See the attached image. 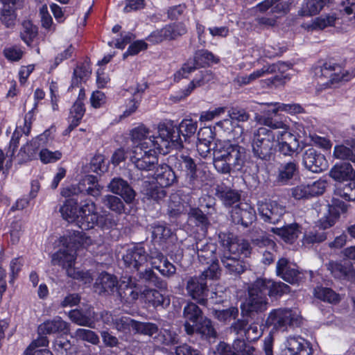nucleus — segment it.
I'll return each instance as SVG.
<instances>
[{
  "mask_svg": "<svg viewBox=\"0 0 355 355\" xmlns=\"http://www.w3.org/2000/svg\"><path fill=\"white\" fill-rule=\"evenodd\" d=\"M187 249L192 250L194 254H197L199 261L202 263L211 265L216 263L219 266L216 257L217 248L215 244L200 241L189 245Z\"/></svg>",
  "mask_w": 355,
  "mask_h": 355,
  "instance_id": "17",
  "label": "nucleus"
},
{
  "mask_svg": "<svg viewBox=\"0 0 355 355\" xmlns=\"http://www.w3.org/2000/svg\"><path fill=\"white\" fill-rule=\"evenodd\" d=\"M266 127H260L253 133L252 142V153L254 157L268 161L273 153L277 132Z\"/></svg>",
  "mask_w": 355,
  "mask_h": 355,
  "instance_id": "7",
  "label": "nucleus"
},
{
  "mask_svg": "<svg viewBox=\"0 0 355 355\" xmlns=\"http://www.w3.org/2000/svg\"><path fill=\"white\" fill-rule=\"evenodd\" d=\"M162 128L164 127L159 128L158 136H147L135 148L141 149L142 152L151 150L153 152L157 150L159 153H167L171 144L166 135L162 134Z\"/></svg>",
  "mask_w": 355,
  "mask_h": 355,
  "instance_id": "14",
  "label": "nucleus"
},
{
  "mask_svg": "<svg viewBox=\"0 0 355 355\" xmlns=\"http://www.w3.org/2000/svg\"><path fill=\"white\" fill-rule=\"evenodd\" d=\"M302 160L305 168L313 173H321L328 166L324 155L313 148L304 151Z\"/></svg>",
  "mask_w": 355,
  "mask_h": 355,
  "instance_id": "20",
  "label": "nucleus"
},
{
  "mask_svg": "<svg viewBox=\"0 0 355 355\" xmlns=\"http://www.w3.org/2000/svg\"><path fill=\"white\" fill-rule=\"evenodd\" d=\"M218 239L225 249L220 261L226 273L234 277H239L247 270L248 266L238 255L241 253L246 256L250 253V245L245 242L239 243L237 237L230 232H220Z\"/></svg>",
  "mask_w": 355,
  "mask_h": 355,
  "instance_id": "1",
  "label": "nucleus"
},
{
  "mask_svg": "<svg viewBox=\"0 0 355 355\" xmlns=\"http://www.w3.org/2000/svg\"><path fill=\"white\" fill-rule=\"evenodd\" d=\"M302 317L296 311L288 308L272 309L266 320L268 327H272L277 331H286L288 328L298 327L301 325Z\"/></svg>",
  "mask_w": 355,
  "mask_h": 355,
  "instance_id": "8",
  "label": "nucleus"
},
{
  "mask_svg": "<svg viewBox=\"0 0 355 355\" xmlns=\"http://www.w3.org/2000/svg\"><path fill=\"white\" fill-rule=\"evenodd\" d=\"M299 166L295 160L282 163L278 168L276 182L280 185H286L299 175Z\"/></svg>",
  "mask_w": 355,
  "mask_h": 355,
  "instance_id": "26",
  "label": "nucleus"
},
{
  "mask_svg": "<svg viewBox=\"0 0 355 355\" xmlns=\"http://www.w3.org/2000/svg\"><path fill=\"white\" fill-rule=\"evenodd\" d=\"M229 116L231 119H225L218 123V125L228 128V126L232 124V120L239 122H245L250 119L249 113L245 109L239 107H232L229 110Z\"/></svg>",
  "mask_w": 355,
  "mask_h": 355,
  "instance_id": "45",
  "label": "nucleus"
},
{
  "mask_svg": "<svg viewBox=\"0 0 355 355\" xmlns=\"http://www.w3.org/2000/svg\"><path fill=\"white\" fill-rule=\"evenodd\" d=\"M334 195L340 197L347 201L355 200V182L354 180L348 181L345 184H339L336 186Z\"/></svg>",
  "mask_w": 355,
  "mask_h": 355,
  "instance_id": "46",
  "label": "nucleus"
},
{
  "mask_svg": "<svg viewBox=\"0 0 355 355\" xmlns=\"http://www.w3.org/2000/svg\"><path fill=\"white\" fill-rule=\"evenodd\" d=\"M221 270L216 263L209 265L199 276L190 277L187 283L186 290L188 295L200 305L208 306L209 289L207 279H218L220 275Z\"/></svg>",
  "mask_w": 355,
  "mask_h": 355,
  "instance_id": "4",
  "label": "nucleus"
},
{
  "mask_svg": "<svg viewBox=\"0 0 355 355\" xmlns=\"http://www.w3.org/2000/svg\"><path fill=\"white\" fill-rule=\"evenodd\" d=\"M182 316L184 319V331L189 336L193 334V326L204 318L201 309L192 302L187 303L184 307Z\"/></svg>",
  "mask_w": 355,
  "mask_h": 355,
  "instance_id": "23",
  "label": "nucleus"
},
{
  "mask_svg": "<svg viewBox=\"0 0 355 355\" xmlns=\"http://www.w3.org/2000/svg\"><path fill=\"white\" fill-rule=\"evenodd\" d=\"M130 161L140 171H151L156 168L158 158L157 152H153L151 150L142 152L141 149L135 148Z\"/></svg>",
  "mask_w": 355,
  "mask_h": 355,
  "instance_id": "18",
  "label": "nucleus"
},
{
  "mask_svg": "<svg viewBox=\"0 0 355 355\" xmlns=\"http://www.w3.org/2000/svg\"><path fill=\"white\" fill-rule=\"evenodd\" d=\"M327 267L335 278L348 281H353L355 279V270L352 263L349 261H331Z\"/></svg>",
  "mask_w": 355,
  "mask_h": 355,
  "instance_id": "27",
  "label": "nucleus"
},
{
  "mask_svg": "<svg viewBox=\"0 0 355 355\" xmlns=\"http://www.w3.org/2000/svg\"><path fill=\"white\" fill-rule=\"evenodd\" d=\"M245 159V148L229 140L216 143L213 149V164L221 174H230L232 169L241 171Z\"/></svg>",
  "mask_w": 355,
  "mask_h": 355,
  "instance_id": "2",
  "label": "nucleus"
},
{
  "mask_svg": "<svg viewBox=\"0 0 355 355\" xmlns=\"http://www.w3.org/2000/svg\"><path fill=\"white\" fill-rule=\"evenodd\" d=\"M74 337L78 340L89 343L97 345L100 343V339L97 334L90 329H78L74 332Z\"/></svg>",
  "mask_w": 355,
  "mask_h": 355,
  "instance_id": "56",
  "label": "nucleus"
},
{
  "mask_svg": "<svg viewBox=\"0 0 355 355\" xmlns=\"http://www.w3.org/2000/svg\"><path fill=\"white\" fill-rule=\"evenodd\" d=\"M337 69L340 70L338 65L331 62H325L320 69H316L315 75L319 76L320 79H322V77L328 78L327 82L322 83L323 85H328L329 83L333 84L334 82L340 81L343 79V76L336 73V71Z\"/></svg>",
  "mask_w": 355,
  "mask_h": 355,
  "instance_id": "36",
  "label": "nucleus"
},
{
  "mask_svg": "<svg viewBox=\"0 0 355 355\" xmlns=\"http://www.w3.org/2000/svg\"><path fill=\"white\" fill-rule=\"evenodd\" d=\"M76 250L72 248H69L68 246L59 250L52 257V264L61 266L63 268L67 270L69 268H74L73 266L76 259Z\"/></svg>",
  "mask_w": 355,
  "mask_h": 355,
  "instance_id": "33",
  "label": "nucleus"
},
{
  "mask_svg": "<svg viewBox=\"0 0 355 355\" xmlns=\"http://www.w3.org/2000/svg\"><path fill=\"white\" fill-rule=\"evenodd\" d=\"M315 296L324 302L337 303L340 301V296L331 288L318 286L314 290Z\"/></svg>",
  "mask_w": 355,
  "mask_h": 355,
  "instance_id": "53",
  "label": "nucleus"
},
{
  "mask_svg": "<svg viewBox=\"0 0 355 355\" xmlns=\"http://www.w3.org/2000/svg\"><path fill=\"white\" fill-rule=\"evenodd\" d=\"M151 228L153 240L159 244L165 243L172 235L171 228L165 224L155 223L152 225Z\"/></svg>",
  "mask_w": 355,
  "mask_h": 355,
  "instance_id": "44",
  "label": "nucleus"
},
{
  "mask_svg": "<svg viewBox=\"0 0 355 355\" xmlns=\"http://www.w3.org/2000/svg\"><path fill=\"white\" fill-rule=\"evenodd\" d=\"M3 4L0 8V22L7 28L12 29L17 23L16 10L24 7L25 0H0Z\"/></svg>",
  "mask_w": 355,
  "mask_h": 355,
  "instance_id": "11",
  "label": "nucleus"
},
{
  "mask_svg": "<svg viewBox=\"0 0 355 355\" xmlns=\"http://www.w3.org/2000/svg\"><path fill=\"white\" fill-rule=\"evenodd\" d=\"M115 276L106 272L100 273L94 284L95 291L101 295L107 296L117 292L119 285Z\"/></svg>",
  "mask_w": 355,
  "mask_h": 355,
  "instance_id": "24",
  "label": "nucleus"
},
{
  "mask_svg": "<svg viewBox=\"0 0 355 355\" xmlns=\"http://www.w3.org/2000/svg\"><path fill=\"white\" fill-rule=\"evenodd\" d=\"M154 178L162 187H168L178 182V178L171 168L166 164H162L156 167Z\"/></svg>",
  "mask_w": 355,
  "mask_h": 355,
  "instance_id": "31",
  "label": "nucleus"
},
{
  "mask_svg": "<svg viewBox=\"0 0 355 355\" xmlns=\"http://www.w3.org/2000/svg\"><path fill=\"white\" fill-rule=\"evenodd\" d=\"M123 261L126 268L138 271L148 261L147 252L141 245H134L126 250Z\"/></svg>",
  "mask_w": 355,
  "mask_h": 355,
  "instance_id": "16",
  "label": "nucleus"
},
{
  "mask_svg": "<svg viewBox=\"0 0 355 355\" xmlns=\"http://www.w3.org/2000/svg\"><path fill=\"white\" fill-rule=\"evenodd\" d=\"M141 192L144 198L157 202L164 198L166 195L164 187L161 186L158 187L155 184L150 183L148 181H145L143 183Z\"/></svg>",
  "mask_w": 355,
  "mask_h": 355,
  "instance_id": "40",
  "label": "nucleus"
},
{
  "mask_svg": "<svg viewBox=\"0 0 355 355\" xmlns=\"http://www.w3.org/2000/svg\"><path fill=\"white\" fill-rule=\"evenodd\" d=\"M37 35V27L30 20H25L21 24L20 36L21 40L30 45L34 38Z\"/></svg>",
  "mask_w": 355,
  "mask_h": 355,
  "instance_id": "52",
  "label": "nucleus"
},
{
  "mask_svg": "<svg viewBox=\"0 0 355 355\" xmlns=\"http://www.w3.org/2000/svg\"><path fill=\"white\" fill-rule=\"evenodd\" d=\"M101 202L104 206L116 214H122L125 210L123 202L118 196L107 194L102 198Z\"/></svg>",
  "mask_w": 355,
  "mask_h": 355,
  "instance_id": "51",
  "label": "nucleus"
},
{
  "mask_svg": "<svg viewBox=\"0 0 355 355\" xmlns=\"http://www.w3.org/2000/svg\"><path fill=\"white\" fill-rule=\"evenodd\" d=\"M135 330L140 334L153 336L159 331V328L156 324L151 322H141L137 321Z\"/></svg>",
  "mask_w": 355,
  "mask_h": 355,
  "instance_id": "63",
  "label": "nucleus"
},
{
  "mask_svg": "<svg viewBox=\"0 0 355 355\" xmlns=\"http://www.w3.org/2000/svg\"><path fill=\"white\" fill-rule=\"evenodd\" d=\"M95 204L89 201L84 205V207L80 210L83 214L80 220V228L82 230H87L93 228L95 225L102 230H110L117 225V221L114 217L109 212L105 211L101 214L95 212Z\"/></svg>",
  "mask_w": 355,
  "mask_h": 355,
  "instance_id": "5",
  "label": "nucleus"
},
{
  "mask_svg": "<svg viewBox=\"0 0 355 355\" xmlns=\"http://www.w3.org/2000/svg\"><path fill=\"white\" fill-rule=\"evenodd\" d=\"M284 345V355H312L313 354L310 343L299 336H288Z\"/></svg>",
  "mask_w": 355,
  "mask_h": 355,
  "instance_id": "19",
  "label": "nucleus"
},
{
  "mask_svg": "<svg viewBox=\"0 0 355 355\" xmlns=\"http://www.w3.org/2000/svg\"><path fill=\"white\" fill-rule=\"evenodd\" d=\"M170 160L177 169L183 170V168H184L186 173L197 171V165L194 159L189 155L180 154V155L171 156Z\"/></svg>",
  "mask_w": 355,
  "mask_h": 355,
  "instance_id": "43",
  "label": "nucleus"
},
{
  "mask_svg": "<svg viewBox=\"0 0 355 355\" xmlns=\"http://www.w3.org/2000/svg\"><path fill=\"white\" fill-rule=\"evenodd\" d=\"M334 155L337 159H347L355 162V153L351 148L343 145L335 146Z\"/></svg>",
  "mask_w": 355,
  "mask_h": 355,
  "instance_id": "60",
  "label": "nucleus"
},
{
  "mask_svg": "<svg viewBox=\"0 0 355 355\" xmlns=\"http://www.w3.org/2000/svg\"><path fill=\"white\" fill-rule=\"evenodd\" d=\"M200 78L193 79L187 87L184 89L181 90L179 94L175 97L178 100H181L187 96H189L192 91L197 87H200L204 85L205 83H208L211 78V73L210 71L205 70L202 71Z\"/></svg>",
  "mask_w": 355,
  "mask_h": 355,
  "instance_id": "41",
  "label": "nucleus"
},
{
  "mask_svg": "<svg viewBox=\"0 0 355 355\" xmlns=\"http://www.w3.org/2000/svg\"><path fill=\"white\" fill-rule=\"evenodd\" d=\"M263 69L266 75L275 74L273 81H281L283 79V74L289 69V66L285 62H278L271 64L264 65Z\"/></svg>",
  "mask_w": 355,
  "mask_h": 355,
  "instance_id": "48",
  "label": "nucleus"
},
{
  "mask_svg": "<svg viewBox=\"0 0 355 355\" xmlns=\"http://www.w3.org/2000/svg\"><path fill=\"white\" fill-rule=\"evenodd\" d=\"M271 231L281 236L284 241L288 243H293L296 240L301 232L299 225L295 223L284 225L280 228L272 227Z\"/></svg>",
  "mask_w": 355,
  "mask_h": 355,
  "instance_id": "39",
  "label": "nucleus"
},
{
  "mask_svg": "<svg viewBox=\"0 0 355 355\" xmlns=\"http://www.w3.org/2000/svg\"><path fill=\"white\" fill-rule=\"evenodd\" d=\"M84 207L83 205L80 209L78 208V199H67L64 205L60 207V211L62 218L69 223H76L80 227L81 218L83 214L80 210Z\"/></svg>",
  "mask_w": 355,
  "mask_h": 355,
  "instance_id": "28",
  "label": "nucleus"
},
{
  "mask_svg": "<svg viewBox=\"0 0 355 355\" xmlns=\"http://www.w3.org/2000/svg\"><path fill=\"white\" fill-rule=\"evenodd\" d=\"M262 282L257 279L248 288V296L241 306L243 316L252 318L268 309V300L262 289Z\"/></svg>",
  "mask_w": 355,
  "mask_h": 355,
  "instance_id": "6",
  "label": "nucleus"
},
{
  "mask_svg": "<svg viewBox=\"0 0 355 355\" xmlns=\"http://www.w3.org/2000/svg\"><path fill=\"white\" fill-rule=\"evenodd\" d=\"M195 62L199 67L209 65L211 63H218L219 58H216L211 52L202 49L196 52L194 55Z\"/></svg>",
  "mask_w": 355,
  "mask_h": 355,
  "instance_id": "54",
  "label": "nucleus"
},
{
  "mask_svg": "<svg viewBox=\"0 0 355 355\" xmlns=\"http://www.w3.org/2000/svg\"><path fill=\"white\" fill-rule=\"evenodd\" d=\"M276 272L277 276L291 284H299L304 275L295 264L291 263L287 259L281 258L277 262Z\"/></svg>",
  "mask_w": 355,
  "mask_h": 355,
  "instance_id": "12",
  "label": "nucleus"
},
{
  "mask_svg": "<svg viewBox=\"0 0 355 355\" xmlns=\"http://www.w3.org/2000/svg\"><path fill=\"white\" fill-rule=\"evenodd\" d=\"M193 334L195 333L199 334L202 339L210 340L216 339L217 337V332L214 327L212 321L204 317L198 323L193 326Z\"/></svg>",
  "mask_w": 355,
  "mask_h": 355,
  "instance_id": "37",
  "label": "nucleus"
},
{
  "mask_svg": "<svg viewBox=\"0 0 355 355\" xmlns=\"http://www.w3.org/2000/svg\"><path fill=\"white\" fill-rule=\"evenodd\" d=\"M141 296L155 308L166 309L170 304V299L155 289L146 288L142 291Z\"/></svg>",
  "mask_w": 355,
  "mask_h": 355,
  "instance_id": "35",
  "label": "nucleus"
},
{
  "mask_svg": "<svg viewBox=\"0 0 355 355\" xmlns=\"http://www.w3.org/2000/svg\"><path fill=\"white\" fill-rule=\"evenodd\" d=\"M336 19L334 15H322L313 21L311 28L313 30H323L327 27L334 26Z\"/></svg>",
  "mask_w": 355,
  "mask_h": 355,
  "instance_id": "55",
  "label": "nucleus"
},
{
  "mask_svg": "<svg viewBox=\"0 0 355 355\" xmlns=\"http://www.w3.org/2000/svg\"><path fill=\"white\" fill-rule=\"evenodd\" d=\"M254 120L257 123L272 130H281L277 131L276 135L277 150L280 154L292 156L298 150L299 141L294 135L288 132L289 126L284 121L273 119L269 113L267 116L256 114Z\"/></svg>",
  "mask_w": 355,
  "mask_h": 355,
  "instance_id": "3",
  "label": "nucleus"
},
{
  "mask_svg": "<svg viewBox=\"0 0 355 355\" xmlns=\"http://www.w3.org/2000/svg\"><path fill=\"white\" fill-rule=\"evenodd\" d=\"M257 207L258 212L263 220L272 224L279 222L286 213L285 207L275 201H259Z\"/></svg>",
  "mask_w": 355,
  "mask_h": 355,
  "instance_id": "13",
  "label": "nucleus"
},
{
  "mask_svg": "<svg viewBox=\"0 0 355 355\" xmlns=\"http://www.w3.org/2000/svg\"><path fill=\"white\" fill-rule=\"evenodd\" d=\"M187 32V28L184 23H172L153 31L148 36V40L155 43H159L164 40H174L185 35Z\"/></svg>",
  "mask_w": 355,
  "mask_h": 355,
  "instance_id": "10",
  "label": "nucleus"
},
{
  "mask_svg": "<svg viewBox=\"0 0 355 355\" xmlns=\"http://www.w3.org/2000/svg\"><path fill=\"white\" fill-rule=\"evenodd\" d=\"M216 196L225 207H231L240 202L241 192L230 188H220L216 191Z\"/></svg>",
  "mask_w": 355,
  "mask_h": 355,
  "instance_id": "42",
  "label": "nucleus"
},
{
  "mask_svg": "<svg viewBox=\"0 0 355 355\" xmlns=\"http://www.w3.org/2000/svg\"><path fill=\"white\" fill-rule=\"evenodd\" d=\"M239 309L236 306H231L226 309L218 310L212 309V315L218 321L229 322L231 320H235L239 316Z\"/></svg>",
  "mask_w": 355,
  "mask_h": 355,
  "instance_id": "50",
  "label": "nucleus"
},
{
  "mask_svg": "<svg viewBox=\"0 0 355 355\" xmlns=\"http://www.w3.org/2000/svg\"><path fill=\"white\" fill-rule=\"evenodd\" d=\"M235 355H253L254 347L246 343L244 339H235L232 343Z\"/></svg>",
  "mask_w": 355,
  "mask_h": 355,
  "instance_id": "58",
  "label": "nucleus"
},
{
  "mask_svg": "<svg viewBox=\"0 0 355 355\" xmlns=\"http://www.w3.org/2000/svg\"><path fill=\"white\" fill-rule=\"evenodd\" d=\"M141 293L136 282L132 277H128L120 282L116 294L121 302L132 303L138 300Z\"/></svg>",
  "mask_w": 355,
  "mask_h": 355,
  "instance_id": "22",
  "label": "nucleus"
},
{
  "mask_svg": "<svg viewBox=\"0 0 355 355\" xmlns=\"http://www.w3.org/2000/svg\"><path fill=\"white\" fill-rule=\"evenodd\" d=\"M263 334L261 327L255 322L248 324L245 337L249 342L257 340Z\"/></svg>",
  "mask_w": 355,
  "mask_h": 355,
  "instance_id": "64",
  "label": "nucleus"
},
{
  "mask_svg": "<svg viewBox=\"0 0 355 355\" xmlns=\"http://www.w3.org/2000/svg\"><path fill=\"white\" fill-rule=\"evenodd\" d=\"M138 280L148 286H155L160 290H167V283L159 277L153 268H147L137 271Z\"/></svg>",
  "mask_w": 355,
  "mask_h": 355,
  "instance_id": "34",
  "label": "nucleus"
},
{
  "mask_svg": "<svg viewBox=\"0 0 355 355\" xmlns=\"http://www.w3.org/2000/svg\"><path fill=\"white\" fill-rule=\"evenodd\" d=\"M198 128V123L192 119H184L177 126H164L162 135H166L170 141L171 146L177 149L183 148V142H189Z\"/></svg>",
  "mask_w": 355,
  "mask_h": 355,
  "instance_id": "9",
  "label": "nucleus"
},
{
  "mask_svg": "<svg viewBox=\"0 0 355 355\" xmlns=\"http://www.w3.org/2000/svg\"><path fill=\"white\" fill-rule=\"evenodd\" d=\"M55 132L54 127L46 130L42 134L32 140V145H34L36 148L51 147L54 139Z\"/></svg>",
  "mask_w": 355,
  "mask_h": 355,
  "instance_id": "49",
  "label": "nucleus"
},
{
  "mask_svg": "<svg viewBox=\"0 0 355 355\" xmlns=\"http://www.w3.org/2000/svg\"><path fill=\"white\" fill-rule=\"evenodd\" d=\"M327 214L318 220V226L322 230H326L334 226L340 218V213L329 209H326Z\"/></svg>",
  "mask_w": 355,
  "mask_h": 355,
  "instance_id": "57",
  "label": "nucleus"
},
{
  "mask_svg": "<svg viewBox=\"0 0 355 355\" xmlns=\"http://www.w3.org/2000/svg\"><path fill=\"white\" fill-rule=\"evenodd\" d=\"M107 187L109 191L120 196L127 204L132 203L135 199V191L122 178L115 177L112 178Z\"/></svg>",
  "mask_w": 355,
  "mask_h": 355,
  "instance_id": "21",
  "label": "nucleus"
},
{
  "mask_svg": "<svg viewBox=\"0 0 355 355\" xmlns=\"http://www.w3.org/2000/svg\"><path fill=\"white\" fill-rule=\"evenodd\" d=\"M331 0H304L298 15L309 17L318 14Z\"/></svg>",
  "mask_w": 355,
  "mask_h": 355,
  "instance_id": "38",
  "label": "nucleus"
},
{
  "mask_svg": "<svg viewBox=\"0 0 355 355\" xmlns=\"http://www.w3.org/2000/svg\"><path fill=\"white\" fill-rule=\"evenodd\" d=\"M87 184L89 187L85 189L87 194L98 197L101 195L102 187L96 182V178L94 175H87L83 180V184Z\"/></svg>",
  "mask_w": 355,
  "mask_h": 355,
  "instance_id": "59",
  "label": "nucleus"
},
{
  "mask_svg": "<svg viewBox=\"0 0 355 355\" xmlns=\"http://www.w3.org/2000/svg\"><path fill=\"white\" fill-rule=\"evenodd\" d=\"M62 153L60 150L51 151L46 148H42L40 152V158L42 163H54L62 158Z\"/></svg>",
  "mask_w": 355,
  "mask_h": 355,
  "instance_id": "61",
  "label": "nucleus"
},
{
  "mask_svg": "<svg viewBox=\"0 0 355 355\" xmlns=\"http://www.w3.org/2000/svg\"><path fill=\"white\" fill-rule=\"evenodd\" d=\"M72 345L71 342L64 338L58 337L53 342V349L55 352L60 353L61 355H68L71 350Z\"/></svg>",
  "mask_w": 355,
  "mask_h": 355,
  "instance_id": "62",
  "label": "nucleus"
},
{
  "mask_svg": "<svg viewBox=\"0 0 355 355\" xmlns=\"http://www.w3.org/2000/svg\"><path fill=\"white\" fill-rule=\"evenodd\" d=\"M257 280L262 282V289L265 293L267 291L268 295L271 298H279L291 291L290 286L282 282H275L264 278H258Z\"/></svg>",
  "mask_w": 355,
  "mask_h": 355,
  "instance_id": "30",
  "label": "nucleus"
},
{
  "mask_svg": "<svg viewBox=\"0 0 355 355\" xmlns=\"http://www.w3.org/2000/svg\"><path fill=\"white\" fill-rule=\"evenodd\" d=\"M329 176L340 183L355 180V171L349 163H338L330 170Z\"/></svg>",
  "mask_w": 355,
  "mask_h": 355,
  "instance_id": "32",
  "label": "nucleus"
},
{
  "mask_svg": "<svg viewBox=\"0 0 355 355\" xmlns=\"http://www.w3.org/2000/svg\"><path fill=\"white\" fill-rule=\"evenodd\" d=\"M70 331V324L60 317L56 316L40 324L37 331L39 335L62 334L67 335Z\"/></svg>",
  "mask_w": 355,
  "mask_h": 355,
  "instance_id": "25",
  "label": "nucleus"
},
{
  "mask_svg": "<svg viewBox=\"0 0 355 355\" xmlns=\"http://www.w3.org/2000/svg\"><path fill=\"white\" fill-rule=\"evenodd\" d=\"M68 316L73 323L78 325L89 328L94 327L96 314L93 308L89 307L85 309H73L69 312Z\"/></svg>",
  "mask_w": 355,
  "mask_h": 355,
  "instance_id": "29",
  "label": "nucleus"
},
{
  "mask_svg": "<svg viewBox=\"0 0 355 355\" xmlns=\"http://www.w3.org/2000/svg\"><path fill=\"white\" fill-rule=\"evenodd\" d=\"M232 221L237 225L248 227L256 220L255 210L245 202H239L231 211Z\"/></svg>",
  "mask_w": 355,
  "mask_h": 355,
  "instance_id": "15",
  "label": "nucleus"
},
{
  "mask_svg": "<svg viewBox=\"0 0 355 355\" xmlns=\"http://www.w3.org/2000/svg\"><path fill=\"white\" fill-rule=\"evenodd\" d=\"M259 105L272 106L271 112L276 114L279 111H284L288 114H299L304 112V108L297 103L284 104L280 103H263Z\"/></svg>",
  "mask_w": 355,
  "mask_h": 355,
  "instance_id": "47",
  "label": "nucleus"
}]
</instances>
